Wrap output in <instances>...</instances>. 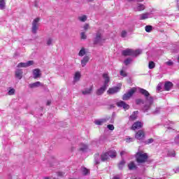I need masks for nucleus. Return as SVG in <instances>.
Here are the masks:
<instances>
[{"instance_id":"nucleus-1","label":"nucleus","mask_w":179,"mask_h":179,"mask_svg":"<svg viewBox=\"0 0 179 179\" xmlns=\"http://www.w3.org/2000/svg\"><path fill=\"white\" fill-rule=\"evenodd\" d=\"M138 92L139 93H141V94L145 97V105L143 108V111L144 113H148V111L150 110L152 104H153V96H150V94L149 93V92L143 88L138 87Z\"/></svg>"},{"instance_id":"nucleus-2","label":"nucleus","mask_w":179,"mask_h":179,"mask_svg":"<svg viewBox=\"0 0 179 179\" xmlns=\"http://www.w3.org/2000/svg\"><path fill=\"white\" fill-rule=\"evenodd\" d=\"M103 78L104 79L103 85L96 90L97 96H101L106 90H107V87H108V83H110V76H108V73H103Z\"/></svg>"},{"instance_id":"nucleus-3","label":"nucleus","mask_w":179,"mask_h":179,"mask_svg":"<svg viewBox=\"0 0 179 179\" xmlns=\"http://www.w3.org/2000/svg\"><path fill=\"white\" fill-rule=\"evenodd\" d=\"M122 54L124 57H137V55L142 54V50H141L140 49H138L136 50H134L132 49H126L124 50H122Z\"/></svg>"},{"instance_id":"nucleus-4","label":"nucleus","mask_w":179,"mask_h":179,"mask_svg":"<svg viewBox=\"0 0 179 179\" xmlns=\"http://www.w3.org/2000/svg\"><path fill=\"white\" fill-rule=\"evenodd\" d=\"M137 163H145L148 160V154L143 152H137L136 155Z\"/></svg>"},{"instance_id":"nucleus-5","label":"nucleus","mask_w":179,"mask_h":179,"mask_svg":"<svg viewBox=\"0 0 179 179\" xmlns=\"http://www.w3.org/2000/svg\"><path fill=\"white\" fill-rule=\"evenodd\" d=\"M106 39L103 38V35L101 34V32L98 31L94 40V44H99V45H101V44H103V43H104Z\"/></svg>"},{"instance_id":"nucleus-6","label":"nucleus","mask_w":179,"mask_h":179,"mask_svg":"<svg viewBox=\"0 0 179 179\" xmlns=\"http://www.w3.org/2000/svg\"><path fill=\"white\" fill-rule=\"evenodd\" d=\"M135 92H136V88L135 87L131 88L130 90L128 91L127 93L123 95L122 100H124V101L129 100V99H131V97L134 96V94H135Z\"/></svg>"},{"instance_id":"nucleus-7","label":"nucleus","mask_w":179,"mask_h":179,"mask_svg":"<svg viewBox=\"0 0 179 179\" xmlns=\"http://www.w3.org/2000/svg\"><path fill=\"white\" fill-rule=\"evenodd\" d=\"M39 22L40 18L38 17L35 18L32 22V33H34V34H36L37 30H38V26H40Z\"/></svg>"},{"instance_id":"nucleus-8","label":"nucleus","mask_w":179,"mask_h":179,"mask_svg":"<svg viewBox=\"0 0 179 179\" xmlns=\"http://www.w3.org/2000/svg\"><path fill=\"white\" fill-rule=\"evenodd\" d=\"M34 64L33 60L27 62L26 63L21 62L17 64V68H27L28 66H31Z\"/></svg>"},{"instance_id":"nucleus-9","label":"nucleus","mask_w":179,"mask_h":179,"mask_svg":"<svg viewBox=\"0 0 179 179\" xmlns=\"http://www.w3.org/2000/svg\"><path fill=\"white\" fill-rule=\"evenodd\" d=\"M135 138L138 141H142L145 138V131L143 130H139L136 133Z\"/></svg>"},{"instance_id":"nucleus-10","label":"nucleus","mask_w":179,"mask_h":179,"mask_svg":"<svg viewBox=\"0 0 179 179\" xmlns=\"http://www.w3.org/2000/svg\"><path fill=\"white\" fill-rule=\"evenodd\" d=\"M143 127V123L142 122H136L133 124L131 129L135 131L136 129H141Z\"/></svg>"},{"instance_id":"nucleus-11","label":"nucleus","mask_w":179,"mask_h":179,"mask_svg":"<svg viewBox=\"0 0 179 179\" xmlns=\"http://www.w3.org/2000/svg\"><path fill=\"white\" fill-rule=\"evenodd\" d=\"M116 104H117V107H120L121 108H124V110H129V105H128L127 103H126L123 101H120Z\"/></svg>"},{"instance_id":"nucleus-12","label":"nucleus","mask_w":179,"mask_h":179,"mask_svg":"<svg viewBox=\"0 0 179 179\" xmlns=\"http://www.w3.org/2000/svg\"><path fill=\"white\" fill-rule=\"evenodd\" d=\"M121 90V88L119 87H114L112 88H109L107 93L108 94H115V93H118Z\"/></svg>"},{"instance_id":"nucleus-13","label":"nucleus","mask_w":179,"mask_h":179,"mask_svg":"<svg viewBox=\"0 0 179 179\" xmlns=\"http://www.w3.org/2000/svg\"><path fill=\"white\" fill-rule=\"evenodd\" d=\"M150 17V13H145L138 15L139 20H145V19H149Z\"/></svg>"},{"instance_id":"nucleus-14","label":"nucleus","mask_w":179,"mask_h":179,"mask_svg":"<svg viewBox=\"0 0 179 179\" xmlns=\"http://www.w3.org/2000/svg\"><path fill=\"white\" fill-rule=\"evenodd\" d=\"M92 92H93V85H91L89 88H85L82 90V94H84V96H86L87 94H90Z\"/></svg>"},{"instance_id":"nucleus-15","label":"nucleus","mask_w":179,"mask_h":179,"mask_svg":"<svg viewBox=\"0 0 179 179\" xmlns=\"http://www.w3.org/2000/svg\"><path fill=\"white\" fill-rule=\"evenodd\" d=\"M15 78L17 79H22L23 78V70L17 69L15 71Z\"/></svg>"},{"instance_id":"nucleus-16","label":"nucleus","mask_w":179,"mask_h":179,"mask_svg":"<svg viewBox=\"0 0 179 179\" xmlns=\"http://www.w3.org/2000/svg\"><path fill=\"white\" fill-rule=\"evenodd\" d=\"M34 79H37V78H40L41 76V71L38 69H35L33 71Z\"/></svg>"},{"instance_id":"nucleus-17","label":"nucleus","mask_w":179,"mask_h":179,"mask_svg":"<svg viewBox=\"0 0 179 179\" xmlns=\"http://www.w3.org/2000/svg\"><path fill=\"white\" fill-rule=\"evenodd\" d=\"M136 12H141V10H145V5L138 3L134 8Z\"/></svg>"},{"instance_id":"nucleus-18","label":"nucleus","mask_w":179,"mask_h":179,"mask_svg":"<svg viewBox=\"0 0 179 179\" xmlns=\"http://www.w3.org/2000/svg\"><path fill=\"white\" fill-rule=\"evenodd\" d=\"M40 86H43V84H41V83L39 81L34 83H31L29 85V87H30V89H34L35 87H40Z\"/></svg>"},{"instance_id":"nucleus-19","label":"nucleus","mask_w":179,"mask_h":179,"mask_svg":"<svg viewBox=\"0 0 179 179\" xmlns=\"http://www.w3.org/2000/svg\"><path fill=\"white\" fill-rule=\"evenodd\" d=\"M173 87V83L168 81L165 83L164 85V90L169 92V90H171V89Z\"/></svg>"},{"instance_id":"nucleus-20","label":"nucleus","mask_w":179,"mask_h":179,"mask_svg":"<svg viewBox=\"0 0 179 179\" xmlns=\"http://www.w3.org/2000/svg\"><path fill=\"white\" fill-rule=\"evenodd\" d=\"M128 169L129 170H136L138 169V166H136V164L134 162H131L128 164Z\"/></svg>"},{"instance_id":"nucleus-21","label":"nucleus","mask_w":179,"mask_h":179,"mask_svg":"<svg viewBox=\"0 0 179 179\" xmlns=\"http://www.w3.org/2000/svg\"><path fill=\"white\" fill-rule=\"evenodd\" d=\"M106 153H108V157H111V159H114V157H117V152L114 150H110Z\"/></svg>"},{"instance_id":"nucleus-22","label":"nucleus","mask_w":179,"mask_h":179,"mask_svg":"<svg viewBox=\"0 0 179 179\" xmlns=\"http://www.w3.org/2000/svg\"><path fill=\"white\" fill-rule=\"evenodd\" d=\"M106 122H107L106 119H99L94 121L96 125H103V124H106Z\"/></svg>"},{"instance_id":"nucleus-23","label":"nucleus","mask_w":179,"mask_h":179,"mask_svg":"<svg viewBox=\"0 0 179 179\" xmlns=\"http://www.w3.org/2000/svg\"><path fill=\"white\" fill-rule=\"evenodd\" d=\"M80 171L83 174V176H87L89 174V173H90V171H89V169H87V168L82 166L80 168Z\"/></svg>"},{"instance_id":"nucleus-24","label":"nucleus","mask_w":179,"mask_h":179,"mask_svg":"<svg viewBox=\"0 0 179 179\" xmlns=\"http://www.w3.org/2000/svg\"><path fill=\"white\" fill-rule=\"evenodd\" d=\"M109 157H108V153L104 152L101 155V162H106V160H108Z\"/></svg>"},{"instance_id":"nucleus-25","label":"nucleus","mask_w":179,"mask_h":179,"mask_svg":"<svg viewBox=\"0 0 179 179\" xmlns=\"http://www.w3.org/2000/svg\"><path fill=\"white\" fill-rule=\"evenodd\" d=\"M87 62H89V57L87 56H85L81 60L82 66H86V64H87Z\"/></svg>"},{"instance_id":"nucleus-26","label":"nucleus","mask_w":179,"mask_h":179,"mask_svg":"<svg viewBox=\"0 0 179 179\" xmlns=\"http://www.w3.org/2000/svg\"><path fill=\"white\" fill-rule=\"evenodd\" d=\"M80 80V73L77 71L74 76V82H79Z\"/></svg>"},{"instance_id":"nucleus-27","label":"nucleus","mask_w":179,"mask_h":179,"mask_svg":"<svg viewBox=\"0 0 179 179\" xmlns=\"http://www.w3.org/2000/svg\"><path fill=\"white\" fill-rule=\"evenodd\" d=\"M80 150H81V152H86V150H87V145L81 143L80 145Z\"/></svg>"},{"instance_id":"nucleus-28","label":"nucleus","mask_w":179,"mask_h":179,"mask_svg":"<svg viewBox=\"0 0 179 179\" xmlns=\"http://www.w3.org/2000/svg\"><path fill=\"white\" fill-rule=\"evenodd\" d=\"M125 166V160L122 159L120 161V162L118 164V169L120 170H122L124 169V166Z\"/></svg>"},{"instance_id":"nucleus-29","label":"nucleus","mask_w":179,"mask_h":179,"mask_svg":"<svg viewBox=\"0 0 179 179\" xmlns=\"http://www.w3.org/2000/svg\"><path fill=\"white\" fill-rule=\"evenodd\" d=\"M136 114H138V111H135L134 112V115H131V116H130V120H131V121H135V120H136V118H137V115H136Z\"/></svg>"},{"instance_id":"nucleus-30","label":"nucleus","mask_w":179,"mask_h":179,"mask_svg":"<svg viewBox=\"0 0 179 179\" xmlns=\"http://www.w3.org/2000/svg\"><path fill=\"white\" fill-rule=\"evenodd\" d=\"M145 29L147 33H150V31H152V30L153 29V27H152L151 25H147L145 26Z\"/></svg>"},{"instance_id":"nucleus-31","label":"nucleus","mask_w":179,"mask_h":179,"mask_svg":"<svg viewBox=\"0 0 179 179\" xmlns=\"http://www.w3.org/2000/svg\"><path fill=\"white\" fill-rule=\"evenodd\" d=\"M155 66H156V64H155L154 62H149L148 64V68L149 69H153L155 68Z\"/></svg>"},{"instance_id":"nucleus-32","label":"nucleus","mask_w":179,"mask_h":179,"mask_svg":"<svg viewBox=\"0 0 179 179\" xmlns=\"http://www.w3.org/2000/svg\"><path fill=\"white\" fill-rule=\"evenodd\" d=\"M0 9L1 10L5 9V0H0Z\"/></svg>"},{"instance_id":"nucleus-33","label":"nucleus","mask_w":179,"mask_h":179,"mask_svg":"<svg viewBox=\"0 0 179 179\" xmlns=\"http://www.w3.org/2000/svg\"><path fill=\"white\" fill-rule=\"evenodd\" d=\"M95 163L96 164H100V155H96L94 157Z\"/></svg>"},{"instance_id":"nucleus-34","label":"nucleus","mask_w":179,"mask_h":179,"mask_svg":"<svg viewBox=\"0 0 179 179\" xmlns=\"http://www.w3.org/2000/svg\"><path fill=\"white\" fill-rule=\"evenodd\" d=\"M95 163L96 164H100V155H96L94 157Z\"/></svg>"},{"instance_id":"nucleus-35","label":"nucleus","mask_w":179,"mask_h":179,"mask_svg":"<svg viewBox=\"0 0 179 179\" xmlns=\"http://www.w3.org/2000/svg\"><path fill=\"white\" fill-rule=\"evenodd\" d=\"M78 20L80 22H85V20H87V17L86 15H82L78 17Z\"/></svg>"},{"instance_id":"nucleus-36","label":"nucleus","mask_w":179,"mask_h":179,"mask_svg":"<svg viewBox=\"0 0 179 179\" xmlns=\"http://www.w3.org/2000/svg\"><path fill=\"white\" fill-rule=\"evenodd\" d=\"M85 54H86V51L85 50V48H83L80 50V52H79V53H78V55H79V57H83V55H85Z\"/></svg>"},{"instance_id":"nucleus-37","label":"nucleus","mask_w":179,"mask_h":179,"mask_svg":"<svg viewBox=\"0 0 179 179\" xmlns=\"http://www.w3.org/2000/svg\"><path fill=\"white\" fill-rule=\"evenodd\" d=\"M80 37H81L82 40H86V38H87V36L86 35V33H85V32L80 33Z\"/></svg>"},{"instance_id":"nucleus-38","label":"nucleus","mask_w":179,"mask_h":179,"mask_svg":"<svg viewBox=\"0 0 179 179\" xmlns=\"http://www.w3.org/2000/svg\"><path fill=\"white\" fill-rule=\"evenodd\" d=\"M132 62V59L131 58H127L126 60H124V64L125 65H129Z\"/></svg>"},{"instance_id":"nucleus-39","label":"nucleus","mask_w":179,"mask_h":179,"mask_svg":"<svg viewBox=\"0 0 179 179\" xmlns=\"http://www.w3.org/2000/svg\"><path fill=\"white\" fill-rule=\"evenodd\" d=\"M15 89H10L8 92V96H13V94H15Z\"/></svg>"},{"instance_id":"nucleus-40","label":"nucleus","mask_w":179,"mask_h":179,"mask_svg":"<svg viewBox=\"0 0 179 179\" xmlns=\"http://www.w3.org/2000/svg\"><path fill=\"white\" fill-rule=\"evenodd\" d=\"M135 141L134 138H126L127 143H131V142H134Z\"/></svg>"},{"instance_id":"nucleus-41","label":"nucleus","mask_w":179,"mask_h":179,"mask_svg":"<svg viewBox=\"0 0 179 179\" xmlns=\"http://www.w3.org/2000/svg\"><path fill=\"white\" fill-rule=\"evenodd\" d=\"M136 104H143V99H136Z\"/></svg>"},{"instance_id":"nucleus-42","label":"nucleus","mask_w":179,"mask_h":179,"mask_svg":"<svg viewBox=\"0 0 179 179\" xmlns=\"http://www.w3.org/2000/svg\"><path fill=\"white\" fill-rule=\"evenodd\" d=\"M46 44L47 45H51V44H52V38H48Z\"/></svg>"},{"instance_id":"nucleus-43","label":"nucleus","mask_w":179,"mask_h":179,"mask_svg":"<svg viewBox=\"0 0 179 179\" xmlns=\"http://www.w3.org/2000/svg\"><path fill=\"white\" fill-rule=\"evenodd\" d=\"M155 140L153 138H150L147 141H145V145H149L150 143H153Z\"/></svg>"},{"instance_id":"nucleus-44","label":"nucleus","mask_w":179,"mask_h":179,"mask_svg":"<svg viewBox=\"0 0 179 179\" xmlns=\"http://www.w3.org/2000/svg\"><path fill=\"white\" fill-rule=\"evenodd\" d=\"M107 128L109 129L110 131H114L115 129L114 125L113 124H108L107 126Z\"/></svg>"},{"instance_id":"nucleus-45","label":"nucleus","mask_w":179,"mask_h":179,"mask_svg":"<svg viewBox=\"0 0 179 179\" xmlns=\"http://www.w3.org/2000/svg\"><path fill=\"white\" fill-rule=\"evenodd\" d=\"M174 142L176 143V145H179V135L175 137Z\"/></svg>"},{"instance_id":"nucleus-46","label":"nucleus","mask_w":179,"mask_h":179,"mask_svg":"<svg viewBox=\"0 0 179 179\" xmlns=\"http://www.w3.org/2000/svg\"><path fill=\"white\" fill-rule=\"evenodd\" d=\"M168 155L170 156V157H174V156H176V152L175 151L169 152L168 153Z\"/></svg>"},{"instance_id":"nucleus-47","label":"nucleus","mask_w":179,"mask_h":179,"mask_svg":"<svg viewBox=\"0 0 179 179\" xmlns=\"http://www.w3.org/2000/svg\"><path fill=\"white\" fill-rule=\"evenodd\" d=\"M120 75H121V76H123V78L127 77V73L125 71H124V70H122L120 71Z\"/></svg>"},{"instance_id":"nucleus-48","label":"nucleus","mask_w":179,"mask_h":179,"mask_svg":"<svg viewBox=\"0 0 179 179\" xmlns=\"http://www.w3.org/2000/svg\"><path fill=\"white\" fill-rule=\"evenodd\" d=\"M121 37H122L123 38H124V37H127V32H126V31H122Z\"/></svg>"},{"instance_id":"nucleus-49","label":"nucleus","mask_w":179,"mask_h":179,"mask_svg":"<svg viewBox=\"0 0 179 179\" xmlns=\"http://www.w3.org/2000/svg\"><path fill=\"white\" fill-rule=\"evenodd\" d=\"M173 64L174 63L171 61H169L166 62V65H168V66H173Z\"/></svg>"},{"instance_id":"nucleus-50","label":"nucleus","mask_w":179,"mask_h":179,"mask_svg":"<svg viewBox=\"0 0 179 179\" xmlns=\"http://www.w3.org/2000/svg\"><path fill=\"white\" fill-rule=\"evenodd\" d=\"M89 24H85V25H84V27H83V29H84V30H85V31H86V30H88V29H89Z\"/></svg>"},{"instance_id":"nucleus-51","label":"nucleus","mask_w":179,"mask_h":179,"mask_svg":"<svg viewBox=\"0 0 179 179\" xmlns=\"http://www.w3.org/2000/svg\"><path fill=\"white\" fill-rule=\"evenodd\" d=\"M157 90L158 92H160V90H162V84H158V85L157 87Z\"/></svg>"},{"instance_id":"nucleus-52","label":"nucleus","mask_w":179,"mask_h":179,"mask_svg":"<svg viewBox=\"0 0 179 179\" xmlns=\"http://www.w3.org/2000/svg\"><path fill=\"white\" fill-rule=\"evenodd\" d=\"M160 113V108H157L156 110L154 112L155 114H159Z\"/></svg>"},{"instance_id":"nucleus-53","label":"nucleus","mask_w":179,"mask_h":179,"mask_svg":"<svg viewBox=\"0 0 179 179\" xmlns=\"http://www.w3.org/2000/svg\"><path fill=\"white\" fill-rule=\"evenodd\" d=\"M57 176H58V177H62V176H64V173H62V172H58V173H57Z\"/></svg>"},{"instance_id":"nucleus-54","label":"nucleus","mask_w":179,"mask_h":179,"mask_svg":"<svg viewBox=\"0 0 179 179\" xmlns=\"http://www.w3.org/2000/svg\"><path fill=\"white\" fill-rule=\"evenodd\" d=\"M51 104V101L48 100L46 103V106H50Z\"/></svg>"},{"instance_id":"nucleus-55","label":"nucleus","mask_w":179,"mask_h":179,"mask_svg":"<svg viewBox=\"0 0 179 179\" xmlns=\"http://www.w3.org/2000/svg\"><path fill=\"white\" fill-rule=\"evenodd\" d=\"M125 155V151H122V152H120V155L122 156V155Z\"/></svg>"},{"instance_id":"nucleus-56","label":"nucleus","mask_w":179,"mask_h":179,"mask_svg":"<svg viewBox=\"0 0 179 179\" xmlns=\"http://www.w3.org/2000/svg\"><path fill=\"white\" fill-rule=\"evenodd\" d=\"M175 173H179V168H177L175 171Z\"/></svg>"},{"instance_id":"nucleus-57","label":"nucleus","mask_w":179,"mask_h":179,"mask_svg":"<svg viewBox=\"0 0 179 179\" xmlns=\"http://www.w3.org/2000/svg\"><path fill=\"white\" fill-rule=\"evenodd\" d=\"M113 179H121V178H120V177H118V176H115V177L113 178Z\"/></svg>"},{"instance_id":"nucleus-58","label":"nucleus","mask_w":179,"mask_h":179,"mask_svg":"<svg viewBox=\"0 0 179 179\" xmlns=\"http://www.w3.org/2000/svg\"><path fill=\"white\" fill-rule=\"evenodd\" d=\"M87 2H93V0H87Z\"/></svg>"},{"instance_id":"nucleus-59","label":"nucleus","mask_w":179,"mask_h":179,"mask_svg":"<svg viewBox=\"0 0 179 179\" xmlns=\"http://www.w3.org/2000/svg\"><path fill=\"white\" fill-rule=\"evenodd\" d=\"M138 2H143V0H137Z\"/></svg>"},{"instance_id":"nucleus-60","label":"nucleus","mask_w":179,"mask_h":179,"mask_svg":"<svg viewBox=\"0 0 179 179\" xmlns=\"http://www.w3.org/2000/svg\"><path fill=\"white\" fill-rule=\"evenodd\" d=\"M129 1H134V0H128Z\"/></svg>"},{"instance_id":"nucleus-61","label":"nucleus","mask_w":179,"mask_h":179,"mask_svg":"<svg viewBox=\"0 0 179 179\" xmlns=\"http://www.w3.org/2000/svg\"><path fill=\"white\" fill-rule=\"evenodd\" d=\"M178 10H179V7H178Z\"/></svg>"}]
</instances>
